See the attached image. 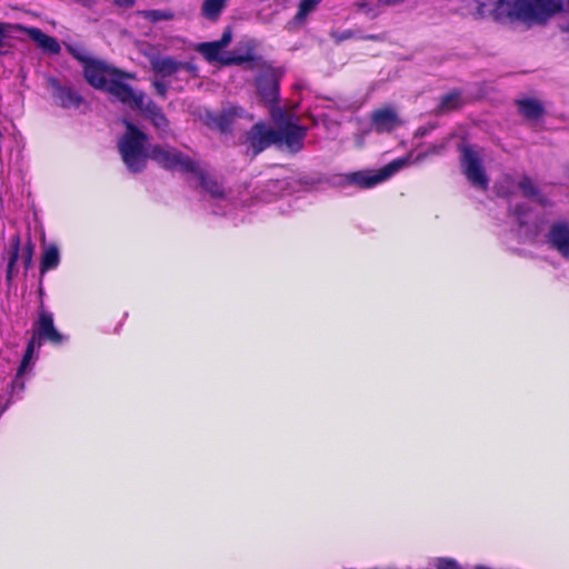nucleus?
Listing matches in <instances>:
<instances>
[{
    "label": "nucleus",
    "instance_id": "1",
    "mask_svg": "<svg viewBox=\"0 0 569 569\" xmlns=\"http://www.w3.org/2000/svg\"><path fill=\"white\" fill-rule=\"evenodd\" d=\"M123 123L126 132L119 139L118 149L122 161L131 172L141 171L146 167L148 158L167 169L190 173L197 169L196 163L176 150L159 146L147 149V136L131 122L124 120Z\"/></svg>",
    "mask_w": 569,
    "mask_h": 569
},
{
    "label": "nucleus",
    "instance_id": "2",
    "mask_svg": "<svg viewBox=\"0 0 569 569\" xmlns=\"http://www.w3.org/2000/svg\"><path fill=\"white\" fill-rule=\"evenodd\" d=\"M567 10L569 0H517V21L540 24Z\"/></svg>",
    "mask_w": 569,
    "mask_h": 569
},
{
    "label": "nucleus",
    "instance_id": "3",
    "mask_svg": "<svg viewBox=\"0 0 569 569\" xmlns=\"http://www.w3.org/2000/svg\"><path fill=\"white\" fill-rule=\"evenodd\" d=\"M305 136L302 128L289 123L279 132L267 130L262 124H256L251 131V143L258 151L272 142H281L290 150H298Z\"/></svg>",
    "mask_w": 569,
    "mask_h": 569
},
{
    "label": "nucleus",
    "instance_id": "4",
    "mask_svg": "<svg viewBox=\"0 0 569 569\" xmlns=\"http://www.w3.org/2000/svg\"><path fill=\"white\" fill-rule=\"evenodd\" d=\"M461 151V167L468 181L478 189L486 190L489 179L482 167V154L473 146L463 144Z\"/></svg>",
    "mask_w": 569,
    "mask_h": 569
},
{
    "label": "nucleus",
    "instance_id": "5",
    "mask_svg": "<svg viewBox=\"0 0 569 569\" xmlns=\"http://www.w3.org/2000/svg\"><path fill=\"white\" fill-rule=\"evenodd\" d=\"M408 163V159H397L387 164L386 167L375 170H363L353 172L348 176V182L353 183L360 188H371L382 181H386L397 171Z\"/></svg>",
    "mask_w": 569,
    "mask_h": 569
},
{
    "label": "nucleus",
    "instance_id": "6",
    "mask_svg": "<svg viewBox=\"0 0 569 569\" xmlns=\"http://www.w3.org/2000/svg\"><path fill=\"white\" fill-rule=\"evenodd\" d=\"M122 78H133V76L119 71L118 76L109 80L106 91L132 109H142L144 94L140 91H134L130 86L122 83Z\"/></svg>",
    "mask_w": 569,
    "mask_h": 569
},
{
    "label": "nucleus",
    "instance_id": "7",
    "mask_svg": "<svg viewBox=\"0 0 569 569\" xmlns=\"http://www.w3.org/2000/svg\"><path fill=\"white\" fill-rule=\"evenodd\" d=\"M481 16H491L500 21H517V0H472Z\"/></svg>",
    "mask_w": 569,
    "mask_h": 569
},
{
    "label": "nucleus",
    "instance_id": "8",
    "mask_svg": "<svg viewBox=\"0 0 569 569\" xmlns=\"http://www.w3.org/2000/svg\"><path fill=\"white\" fill-rule=\"evenodd\" d=\"M86 80L96 89L106 90L109 80L119 74V70L104 63L103 61L93 59L88 61L83 67Z\"/></svg>",
    "mask_w": 569,
    "mask_h": 569
},
{
    "label": "nucleus",
    "instance_id": "9",
    "mask_svg": "<svg viewBox=\"0 0 569 569\" xmlns=\"http://www.w3.org/2000/svg\"><path fill=\"white\" fill-rule=\"evenodd\" d=\"M231 32L226 30L218 41L200 43L196 50L200 52L208 61H221L224 64H230L240 61L236 58H223V49L231 42Z\"/></svg>",
    "mask_w": 569,
    "mask_h": 569
},
{
    "label": "nucleus",
    "instance_id": "10",
    "mask_svg": "<svg viewBox=\"0 0 569 569\" xmlns=\"http://www.w3.org/2000/svg\"><path fill=\"white\" fill-rule=\"evenodd\" d=\"M150 64L153 72L160 77H170L181 69L193 70L194 68L188 63H182L171 57L152 56Z\"/></svg>",
    "mask_w": 569,
    "mask_h": 569
},
{
    "label": "nucleus",
    "instance_id": "11",
    "mask_svg": "<svg viewBox=\"0 0 569 569\" xmlns=\"http://www.w3.org/2000/svg\"><path fill=\"white\" fill-rule=\"evenodd\" d=\"M257 88L263 100L268 102L274 101L278 91L276 72L270 68H264L257 79Z\"/></svg>",
    "mask_w": 569,
    "mask_h": 569
},
{
    "label": "nucleus",
    "instance_id": "12",
    "mask_svg": "<svg viewBox=\"0 0 569 569\" xmlns=\"http://www.w3.org/2000/svg\"><path fill=\"white\" fill-rule=\"evenodd\" d=\"M550 243L565 257H569V223L559 222L551 227Z\"/></svg>",
    "mask_w": 569,
    "mask_h": 569
},
{
    "label": "nucleus",
    "instance_id": "13",
    "mask_svg": "<svg viewBox=\"0 0 569 569\" xmlns=\"http://www.w3.org/2000/svg\"><path fill=\"white\" fill-rule=\"evenodd\" d=\"M372 120L378 132H389L401 124L400 118L390 108L377 110L372 116Z\"/></svg>",
    "mask_w": 569,
    "mask_h": 569
},
{
    "label": "nucleus",
    "instance_id": "14",
    "mask_svg": "<svg viewBox=\"0 0 569 569\" xmlns=\"http://www.w3.org/2000/svg\"><path fill=\"white\" fill-rule=\"evenodd\" d=\"M23 32L43 51L49 53H59L60 44L58 41L43 33L40 29L37 28H21Z\"/></svg>",
    "mask_w": 569,
    "mask_h": 569
},
{
    "label": "nucleus",
    "instance_id": "15",
    "mask_svg": "<svg viewBox=\"0 0 569 569\" xmlns=\"http://www.w3.org/2000/svg\"><path fill=\"white\" fill-rule=\"evenodd\" d=\"M38 333L53 343H59L62 340V336L53 326L52 316L46 312H41L39 316Z\"/></svg>",
    "mask_w": 569,
    "mask_h": 569
},
{
    "label": "nucleus",
    "instance_id": "16",
    "mask_svg": "<svg viewBox=\"0 0 569 569\" xmlns=\"http://www.w3.org/2000/svg\"><path fill=\"white\" fill-rule=\"evenodd\" d=\"M192 174L198 183L213 198H222L224 196L223 188L202 169L197 167Z\"/></svg>",
    "mask_w": 569,
    "mask_h": 569
},
{
    "label": "nucleus",
    "instance_id": "17",
    "mask_svg": "<svg viewBox=\"0 0 569 569\" xmlns=\"http://www.w3.org/2000/svg\"><path fill=\"white\" fill-rule=\"evenodd\" d=\"M21 250H22V248H21L20 237L18 234H14L10 239V249L8 251L9 257H8V267H7V274H6L8 282H10L17 273L16 263H17V260L21 257Z\"/></svg>",
    "mask_w": 569,
    "mask_h": 569
},
{
    "label": "nucleus",
    "instance_id": "18",
    "mask_svg": "<svg viewBox=\"0 0 569 569\" xmlns=\"http://www.w3.org/2000/svg\"><path fill=\"white\" fill-rule=\"evenodd\" d=\"M146 118L150 119L153 126L159 130H164L168 126V120L161 110L151 101L143 102L142 109H139Z\"/></svg>",
    "mask_w": 569,
    "mask_h": 569
},
{
    "label": "nucleus",
    "instance_id": "19",
    "mask_svg": "<svg viewBox=\"0 0 569 569\" xmlns=\"http://www.w3.org/2000/svg\"><path fill=\"white\" fill-rule=\"evenodd\" d=\"M60 261V254L57 246L50 244L43 248L40 263V272L43 274L50 269L58 267Z\"/></svg>",
    "mask_w": 569,
    "mask_h": 569
},
{
    "label": "nucleus",
    "instance_id": "20",
    "mask_svg": "<svg viewBox=\"0 0 569 569\" xmlns=\"http://www.w3.org/2000/svg\"><path fill=\"white\" fill-rule=\"evenodd\" d=\"M226 3L227 0H203L201 6V13L207 19L214 20L219 17L226 7Z\"/></svg>",
    "mask_w": 569,
    "mask_h": 569
},
{
    "label": "nucleus",
    "instance_id": "21",
    "mask_svg": "<svg viewBox=\"0 0 569 569\" xmlns=\"http://www.w3.org/2000/svg\"><path fill=\"white\" fill-rule=\"evenodd\" d=\"M519 111L525 118L535 120L542 114L543 109L536 100H523L519 102Z\"/></svg>",
    "mask_w": 569,
    "mask_h": 569
},
{
    "label": "nucleus",
    "instance_id": "22",
    "mask_svg": "<svg viewBox=\"0 0 569 569\" xmlns=\"http://www.w3.org/2000/svg\"><path fill=\"white\" fill-rule=\"evenodd\" d=\"M242 111L239 108H230L226 111H223L218 119L213 120V123L219 127L221 130H226L228 127V123L231 119L236 117H240Z\"/></svg>",
    "mask_w": 569,
    "mask_h": 569
},
{
    "label": "nucleus",
    "instance_id": "23",
    "mask_svg": "<svg viewBox=\"0 0 569 569\" xmlns=\"http://www.w3.org/2000/svg\"><path fill=\"white\" fill-rule=\"evenodd\" d=\"M139 14L151 22L170 20L173 17L172 12L166 10H144Z\"/></svg>",
    "mask_w": 569,
    "mask_h": 569
},
{
    "label": "nucleus",
    "instance_id": "24",
    "mask_svg": "<svg viewBox=\"0 0 569 569\" xmlns=\"http://www.w3.org/2000/svg\"><path fill=\"white\" fill-rule=\"evenodd\" d=\"M319 2L320 0H301L296 14V20L303 21L307 16L316 9Z\"/></svg>",
    "mask_w": 569,
    "mask_h": 569
},
{
    "label": "nucleus",
    "instance_id": "25",
    "mask_svg": "<svg viewBox=\"0 0 569 569\" xmlns=\"http://www.w3.org/2000/svg\"><path fill=\"white\" fill-rule=\"evenodd\" d=\"M34 253V244L29 240L21 250V257L26 270L32 266V258Z\"/></svg>",
    "mask_w": 569,
    "mask_h": 569
},
{
    "label": "nucleus",
    "instance_id": "26",
    "mask_svg": "<svg viewBox=\"0 0 569 569\" xmlns=\"http://www.w3.org/2000/svg\"><path fill=\"white\" fill-rule=\"evenodd\" d=\"M60 99L61 103L66 107L77 106L80 103V98L74 94L71 90L61 89L60 90Z\"/></svg>",
    "mask_w": 569,
    "mask_h": 569
},
{
    "label": "nucleus",
    "instance_id": "27",
    "mask_svg": "<svg viewBox=\"0 0 569 569\" xmlns=\"http://www.w3.org/2000/svg\"><path fill=\"white\" fill-rule=\"evenodd\" d=\"M67 49L76 59H78L79 61H81L83 63V67L87 64L88 61L93 60L88 56L87 51L81 47L67 46Z\"/></svg>",
    "mask_w": 569,
    "mask_h": 569
},
{
    "label": "nucleus",
    "instance_id": "28",
    "mask_svg": "<svg viewBox=\"0 0 569 569\" xmlns=\"http://www.w3.org/2000/svg\"><path fill=\"white\" fill-rule=\"evenodd\" d=\"M520 189L526 197H537L538 201L543 202V199L539 197L538 191L536 190L533 183L530 180L525 179L520 183Z\"/></svg>",
    "mask_w": 569,
    "mask_h": 569
},
{
    "label": "nucleus",
    "instance_id": "29",
    "mask_svg": "<svg viewBox=\"0 0 569 569\" xmlns=\"http://www.w3.org/2000/svg\"><path fill=\"white\" fill-rule=\"evenodd\" d=\"M34 345H36L34 339H32V340L29 342V345H28V348H27L26 355H24L23 360H22V362H21V366H20V368H19V375H21V373L24 371V369L27 368L28 362L30 361V359H31V357H32V355H33Z\"/></svg>",
    "mask_w": 569,
    "mask_h": 569
},
{
    "label": "nucleus",
    "instance_id": "30",
    "mask_svg": "<svg viewBox=\"0 0 569 569\" xmlns=\"http://www.w3.org/2000/svg\"><path fill=\"white\" fill-rule=\"evenodd\" d=\"M8 30L7 24L0 23V56L6 51Z\"/></svg>",
    "mask_w": 569,
    "mask_h": 569
},
{
    "label": "nucleus",
    "instance_id": "31",
    "mask_svg": "<svg viewBox=\"0 0 569 569\" xmlns=\"http://www.w3.org/2000/svg\"><path fill=\"white\" fill-rule=\"evenodd\" d=\"M437 569H460L458 565L449 559H439L437 562Z\"/></svg>",
    "mask_w": 569,
    "mask_h": 569
},
{
    "label": "nucleus",
    "instance_id": "32",
    "mask_svg": "<svg viewBox=\"0 0 569 569\" xmlns=\"http://www.w3.org/2000/svg\"><path fill=\"white\" fill-rule=\"evenodd\" d=\"M153 87L158 94L164 97L167 92V86L160 81H154Z\"/></svg>",
    "mask_w": 569,
    "mask_h": 569
},
{
    "label": "nucleus",
    "instance_id": "33",
    "mask_svg": "<svg viewBox=\"0 0 569 569\" xmlns=\"http://www.w3.org/2000/svg\"><path fill=\"white\" fill-rule=\"evenodd\" d=\"M116 4L123 8H129L134 3V0H114Z\"/></svg>",
    "mask_w": 569,
    "mask_h": 569
},
{
    "label": "nucleus",
    "instance_id": "34",
    "mask_svg": "<svg viewBox=\"0 0 569 569\" xmlns=\"http://www.w3.org/2000/svg\"><path fill=\"white\" fill-rule=\"evenodd\" d=\"M451 98H448L447 100H445L443 104H445V108L446 109H450L452 108V106H448V101L450 100Z\"/></svg>",
    "mask_w": 569,
    "mask_h": 569
}]
</instances>
